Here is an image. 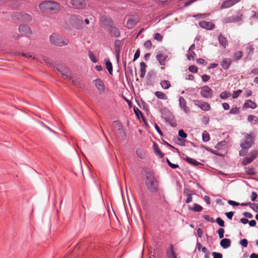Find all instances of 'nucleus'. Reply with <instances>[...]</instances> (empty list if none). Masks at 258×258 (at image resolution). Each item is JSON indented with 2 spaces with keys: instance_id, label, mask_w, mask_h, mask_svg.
Segmentation results:
<instances>
[{
  "instance_id": "23",
  "label": "nucleus",
  "mask_w": 258,
  "mask_h": 258,
  "mask_svg": "<svg viewBox=\"0 0 258 258\" xmlns=\"http://www.w3.org/2000/svg\"><path fill=\"white\" fill-rule=\"evenodd\" d=\"M111 36L114 37H118L120 34L118 28L113 26L109 30H108Z\"/></svg>"
},
{
  "instance_id": "27",
  "label": "nucleus",
  "mask_w": 258,
  "mask_h": 258,
  "mask_svg": "<svg viewBox=\"0 0 258 258\" xmlns=\"http://www.w3.org/2000/svg\"><path fill=\"white\" fill-rule=\"evenodd\" d=\"M244 107L254 109L256 107V104L251 100H247L244 104Z\"/></svg>"
},
{
  "instance_id": "54",
  "label": "nucleus",
  "mask_w": 258,
  "mask_h": 258,
  "mask_svg": "<svg viewBox=\"0 0 258 258\" xmlns=\"http://www.w3.org/2000/svg\"><path fill=\"white\" fill-rule=\"evenodd\" d=\"M188 70L192 73H196L198 71V68L195 66H191L189 67Z\"/></svg>"
},
{
  "instance_id": "7",
  "label": "nucleus",
  "mask_w": 258,
  "mask_h": 258,
  "mask_svg": "<svg viewBox=\"0 0 258 258\" xmlns=\"http://www.w3.org/2000/svg\"><path fill=\"white\" fill-rule=\"evenodd\" d=\"M139 21V18L137 15H130L127 18V21L125 25L128 29L133 28Z\"/></svg>"
},
{
  "instance_id": "32",
  "label": "nucleus",
  "mask_w": 258,
  "mask_h": 258,
  "mask_svg": "<svg viewBox=\"0 0 258 258\" xmlns=\"http://www.w3.org/2000/svg\"><path fill=\"white\" fill-rule=\"evenodd\" d=\"M161 86L164 89H167L171 86V84L169 81L167 80L162 81L160 83Z\"/></svg>"
},
{
  "instance_id": "14",
  "label": "nucleus",
  "mask_w": 258,
  "mask_h": 258,
  "mask_svg": "<svg viewBox=\"0 0 258 258\" xmlns=\"http://www.w3.org/2000/svg\"><path fill=\"white\" fill-rule=\"evenodd\" d=\"M57 70L60 73L64 79L72 80L71 73L67 68H57Z\"/></svg>"
},
{
  "instance_id": "16",
  "label": "nucleus",
  "mask_w": 258,
  "mask_h": 258,
  "mask_svg": "<svg viewBox=\"0 0 258 258\" xmlns=\"http://www.w3.org/2000/svg\"><path fill=\"white\" fill-rule=\"evenodd\" d=\"M241 20V16L238 15L236 16H231L230 17H228L225 18L223 22L225 24L230 23H234L236 22L240 21Z\"/></svg>"
},
{
  "instance_id": "35",
  "label": "nucleus",
  "mask_w": 258,
  "mask_h": 258,
  "mask_svg": "<svg viewBox=\"0 0 258 258\" xmlns=\"http://www.w3.org/2000/svg\"><path fill=\"white\" fill-rule=\"evenodd\" d=\"M106 68L108 70L109 73L110 75L112 74V65L111 62L108 59V61L106 62Z\"/></svg>"
},
{
  "instance_id": "42",
  "label": "nucleus",
  "mask_w": 258,
  "mask_h": 258,
  "mask_svg": "<svg viewBox=\"0 0 258 258\" xmlns=\"http://www.w3.org/2000/svg\"><path fill=\"white\" fill-rule=\"evenodd\" d=\"M196 55L194 51H189L188 53L187 54V58L188 60L193 59Z\"/></svg>"
},
{
  "instance_id": "24",
  "label": "nucleus",
  "mask_w": 258,
  "mask_h": 258,
  "mask_svg": "<svg viewBox=\"0 0 258 258\" xmlns=\"http://www.w3.org/2000/svg\"><path fill=\"white\" fill-rule=\"evenodd\" d=\"M218 40L220 44L225 48L228 46V42L226 38L221 34L218 37Z\"/></svg>"
},
{
  "instance_id": "19",
  "label": "nucleus",
  "mask_w": 258,
  "mask_h": 258,
  "mask_svg": "<svg viewBox=\"0 0 258 258\" xmlns=\"http://www.w3.org/2000/svg\"><path fill=\"white\" fill-rule=\"evenodd\" d=\"M96 87L100 91V92L104 93L105 91V86L103 82L99 79L95 80L93 81Z\"/></svg>"
},
{
  "instance_id": "34",
  "label": "nucleus",
  "mask_w": 258,
  "mask_h": 258,
  "mask_svg": "<svg viewBox=\"0 0 258 258\" xmlns=\"http://www.w3.org/2000/svg\"><path fill=\"white\" fill-rule=\"evenodd\" d=\"M154 152L156 155H158L160 158H163L164 154L161 152L158 146L155 144L154 145Z\"/></svg>"
},
{
  "instance_id": "47",
  "label": "nucleus",
  "mask_w": 258,
  "mask_h": 258,
  "mask_svg": "<svg viewBox=\"0 0 258 258\" xmlns=\"http://www.w3.org/2000/svg\"><path fill=\"white\" fill-rule=\"evenodd\" d=\"M239 243L243 247H246L248 245V241L246 239H243L239 241Z\"/></svg>"
},
{
  "instance_id": "17",
  "label": "nucleus",
  "mask_w": 258,
  "mask_h": 258,
  "mask_svg": "<svg viewBox=\"0 0 258 258\" xmlns=\"http://www.w3.org/2000/svg\"><path fill=\"white\" fill-rule=\"evenodd\" d=\"M195 104L201 108L203 110L205 111H208L210 110L211 108L209 103L201 100L195 101Z\"/></svg>"
},
{
  "instance_id": "33",
  "label": "nucleus",
  "mask_w": 258,
  "mask_h": 258,
  "mask_svg": "<svg viewBox=\"0 0 258 258\" xmlns=\"http://www.w3.org/2000/svg\"><path fill=\"white\" fill-rule=\"evenodd\" d=\"M189 209L195 212H200L202 210L203 208L199 204H195L192 208L189 207Z\"/></svg>"
},
{
  "instance_id": "41",
  "label": "nucleus",
  "mask_w": 258,
  "mask_h": 258,
  "mask_svg": "<svg viewBox=\"0 0 258 258\" xmlns=\"http://www.w3.org/2000/svg\"><path fill=\"white\" fill-rule=\"evenodd\" d=\"M245 172L248 175H254L255 174L254 170L253 168H245Z\"/></svg>"
},
{
  "instance_id": "64",
  "label": "nucleus",
  "mask_w": 258,
  "mask_h": 258,
  "mask_svg": "<svg viewBox=\"0 0 258 258\" xmlns=\"http://www.w3.org/2000/svg\"><path fill=\"white\" fill-rule=\"evenodd\" d=\"M247 149H242V150H241L239 151V155L241 156H244L246 154V153H247Z\"/></svg>"
},
{
  "instance_id": "62",
  "label": "nucleus",
  "mask_w": 258,
  "mask_h": 258,
  "mask_svg": "<svg viewBox=\"0 0 258 258\" xmlns=\"http://www.w3.org/2000/svg\"><path fill=\"white\" fill-rule=\"evenodd\" d=\"M202 78L204 82H207L210 79V77L207 75H204L202 76Z\"/></svg>"
},
{
  "instance_id": "21",
  "label": "nucleus",
  "mask_w": 258,
  "mask_h": 258,
  "mask_svg": "<svg viewBox=\"0 0 258 258\" xmlns=\"http://www.w3.org/2000/svg\"><path fill=\"white\" fill-rule=\"evenodd\" d=\"M121 45V42L119 40H115L114 41V49L116 53V57L117 60L119 59L120 50Z\"/></svg>"
},
{
  "instance_id": "26",
  "label": "nucleus",
  "mask_w": 258,
  "mask_h": 258,
  "mask_svg": "<svg viewBox=\"0 0 258 258\" xmlns=\"http://www.w3.org/2000/svg\"><path fill=\"white\" fill-rule=\"evenodd\" d=\"M231 63L230 58H225L221 62V66L224 69H227Z\"/></svg>"
},
{
  "instance_id": "11",
  "label": "nucleus",
  "mask_w": 258,
  "mask_h": 258,
  "mask_svg": "<svg viewBox=\"0 0 258 258\" xmlns=\"http://www.w3.org/2000/svg\"><path fill=\"white\" fill-rule=\"evenodd\" d=\"M201 94L204 98H211L213 95V91L208 86H205L201 88Z\"/></svg>"
},
{
  "instance_id": "2",
  "label": "nucleus",
  "mask_w": 258,
  "mask_h": 258,
  "mask_svg": "<svg viewBox=\"0 0 258 258\" xmlns=\"http://www.w3.org/2000/svg\"><path fill=\"white\" fill-rule=\"evenodd\" d=\"M39 8L44 13L54 14L59 11V5L53 1H47L39 5Z\"/></svg>"
},
{
  "instance_id": "3",
  "label": "nucleus",
  "mask_w": 258,
  "mask_h": 258,
  "mask_svg": "<svg viewBox=\"0 0 258 258\" xmlns=\"http://www.w3.org/2000/svg\"><path fill=\"white\" fill-rule=\"evenodd\" d=\"M49 40L51 44L58 46L66 45L68 43V41L64 39L58 34L53 33L50 36Z\"/></svg>"
},
{
  "instance_id": "31",
  "label": "nucleus",
  "mask_w": 258,
  "mask_h": 258,
  "mask_svg": "<svg viewBox=\"0 0 258 258\" xmlns=\"http://www.w3.org/2000/svg\"><path fill=\"white\" fill-rule=\"evenodd\" d=\"M184 160H186L188 163H189L192 165H196V166L202 165V164L201 163L197 161V160H196L194 159H192L190 157H188L187 156L186 157V158H184Z\"/></svg>"
},
{
  "instance_id": "4",
  "label": "nucleus",
  "mask_w": 258,
  "mask_h": 258,
  "mask_svg": "<svg viewBox=\"0 0 258 258\" xmlns=\"http://www.w3.org/2000/svg\"><path fill=\"white\" fill-rule=\"evenodd\" d=\"M244 137V141L241 143L240 147L243 149H249L254 142V138L251 135L247 133L243 134Z\"/></svg>"
},
{
  "instance_id": "12",
  "label": "nucleus",
  "mask_w": 258,
  "mask_h": 258,
  "mask_svg": "<svg viewBox=\"0 0 258 258\" xmlns=\"http://www.w3.org/2000/svg\"><path fill=\"white\" fill-rule=\"evenodd\" d=\"M70 3L74 8L77 9H83L86 6L84 0H70Z\"/></svg>"
},
{
  "instance_id": "48",
  "label": "nucleus",
  "mask_w": 258,
  "mask_h": 258,
  "mask_svg": "<svg viewBox=\"0 0 258 258\" xmlns=\"http://www.w3.org/2000/svg\"><path fill=\"white\" fill-rule=\"evenodd\" d=\"M250 208L254 211L258 213V203H252L250 204Z\"/></svg>"
},
{
  "instance_id": "46",
  "label": "nucleus",
  "mask_w": 258,
  "mask_h": 258,
  "mask_svg": "<svg viewBox=\"0 0 258 258\" xmlns=\"http://www.w3.org/2000/svg\"><path fill=\"white\" fill-rule=\"evenodd\" d=\"M220 238H223L224 237V230L223 228H219L217 231Z\"/></svg>"
},
{
  "instance_id": "28",
  "label": "nucleus",
  "mask_w": 258,
  "mask_h": 258,
  "mask_svg": "<svg viewBox=\"0 0 258 258\" xmlns=\"http://www.w3.org/2000/svg\"><path fill=\"white\" fill-rule=\"evenodd\" d=\"M167 258H176V254L174 251L172 244L170 245V250L167 252Z\"/></svg>"
},
{
  "instance_id": "51",
  "label": "nucleus",
  "mask_w": 258,
  "mask_h": 258,
  "mask_svg": "<svg viewBox=\"0 0 258 258\" xmlns=\"http://www.w3.org/2000/svg\"><path fill=\"white\" fill-rule=\"evenodd\" d=\"M178 136L184 139L187 137V134L185 133H184L182 130H180L179 131Z\"/></svg>"
},
{
  "instance_id": "10",
  "label": "nucleus",
  "mask_w": 258,
  "mask_h": 258,
  "mask_svg": "<svg viewBox=\"0 0 258 258\" xmlns=\"http://www.w3.org/2000/svg\"><path fill=\"white\" fill-rule=\"evenodd\" d=\"M113 125L114 128L118 132V137L121 140H124L125 138V134L122 129V126L121 123L118 121H114L113 122Z\"/></svg>"
},
{
  "instance_id": "59",
  "label": "nucleus",
  "mask_w": 258,
  "mask_h": 258,
  "mask_svg": "<svg viewBox=\"0 0 258 258\" xmlns=\"http://www.w3.org/2000/svg\"><path fill=\"white\" fill-rule=\"evenodd\" d=\"M257 197V194L254 191H252L251 193V197H250L251 200L252 201H254L256 200Z\"/></svg>"
},
{
  "instance_id": "36",
  "label": "nucleus",
  "mask_w": 258,
  "mask_h": 258,
  "mask_svg": "<svg viewBox=\"0 0 258 258\" xmlns=\"http://www.w3.org/2000/svg\"><path fill=\"white\" fill-rule=\"evenodd\" d=\"M209 15H210L209 14H207V13L199 14H198V15H194L193 17H195L196 18L199 19H205L206 17H208Z\"/></svg>"
},
{
  "instance_id": "18",
  "label": "nucleus",
  "mask_w": 258,
  "mask_h": 258,
  "mask_svg": "<svg viewBox=\"0 0 258 258\" xmlns=\"http://www.w3.org/2000/svg\"><path fill=\"white\" fill-rule=\"evenodd\" d=\"M199 24L202 28L207 30H213L215 27V25L211 22L202 21Z\"/></svg>"
},
{
  "instance_id": "29",
  "label": "nucleus",
  "mask_w": 258,
  "mask_h": 258,
  "mask_svg": "<svg viewBox=\"0 0 258 258\" xmlns=\"http://www.w3.org/2000/svg\"><path fill=\"white\" fill-rule=\"evenodd\" d=\"M146 65L145 63L143 61L141 62L140 63V71H141V74H140V77L141 78H143L145 77V74H146Z\"/></svg>"
},
{
  "instance_id": "5",
  "label": "nucleus",
  "mask_w": 258,
  "mask_h": 258,
  "mask_svg": "<svg viewBox=\"0 0 258 258\" xmlns=\"http://www.w3.org/2000/svg\"><path fill=\"white\" fill-rule=\"evenodd\" d=\"M68 21L70 24L76 29H80L82 27L83 24V20L76 16H71L69 18Z\"/></svg>"
},
{
  "instance_id": "1",
  "label": "nucleus",
  "mask_w": 258,
  "mask_h": 258,
  "mask_svg": "<svg viewBox=\"0 0 258 258\" xmlns=\"http://www.w3.org/2000/svg\"><path fill=\"white\" fill-rule=\"evenodd\" d=\"M146 185L148 190L152 193H154L158 190L159 183L155 178L153 173L150 171H148L146 173Z\"/></svg>"
},
{
  "instance_id": "30",
  "label": "nucleus",
  "mask_w": 258,
  "mask_h": 258,
  "mask_svg": "<svg viewBox=\"0 0 258 258\" xmlns=\"http://www.w3.org/2000/svg\"><path fill=\"white\" fill-rule=\"evenodd\" d=\"M155 96L160 99L167 100L168 99L167 96L164 93L161 91H156L155 93Z\"/></svg>"
},
{
  "instance_id": "43",
  "label": "nucleus",
  "mask_w": 258,
  "mask_h": 258,
  "mask_svg": "<svg viewBox=\"0 0 258 258\" xmlns=\"http://www.w3.org/2000/svg\"><path fill=\"white\" fill-rule=\"evenodd\" d=\"M230 93L226 91L223 92L220 94V97L221 99H226L230 96Z\"/></svg>"
},
{
  "instance_id": "63",
  "label": "nucleus",
  "mask_w": 258,
  "mask_h": 258,
  "mask_svg": "<svg viewBox=\"0 0 258 258\" xmlns=\"http://www.w3.org/2000/svg\"><path fill=\"white\" fill-rule=\"evenodd\" d=\"M243 215L244 217L248 218H251L252 217V214L248 212H245L243 213Z\"/></svg>"
},
{
  "instance_id": "9",
  "label": "nucleus",
  "mask_w": 258,
  "mask_h": 258,
  "mask_svg": "<svg viewBox=\"0 0 258 258\" xmlns=\"http://www.w3.org/2000/svg\"><path fill=\"white\" fill-rule=\"evenodd\" d=\"M14 19H21L25 22H29L32 19V16L27 13H17L13 15Z\"/></svg>"
},
{
  "instance_id": "22",
  "label": "nucleus",
  "mask_w": 258,
  "mask_h": 258,
  "mask_svg": "<svg viewBox=\"0 0 258 258\" xmlns=\"http://www.w3.org/2000/svg\"><path fill=\"white\" fill-rule=\"evenodd\" d=\"M179 105L183 109L184 112L188 113L189 112V108L186 106V102L185 100L182 97H180L179 98Z\"/></svg>"
},
{
  "instance_id": "60",
  "label": "nucleus",
  "mask_w": 258,
  "mask_h": 258,
  "mask_svg": "<svg viewBox=\"0 0 258 258\" xmlns=\"http://www.w3.org/2000/svg\"><path fill=\"white\" fill-rule=\"evenodd\" d=\"M234 213L233 212H229L225 213V215L230 220L232 219Z\"/></svg>"
},
{
  "instance_id": "56",
  "label": "nucleus",
  "mask_w": 258,
  "mask_h": 258,
  "mask_svg": "<svg viewBox=\"0 0 258 258\" xmlns=\"http://www.w3.org/2000/svg\"><path fill=\"white\" fill-rule=\"evenodd\" d=\"M137 154L139 157L141 159H143L145 158V154L144 153H142L140 150L137 151Z\"/></svg>"
},
{
  "instance_id": "49",
  "label": "nucleus",
  "mask_w": 258,
  "mask_h": 258,
  "mask_svg": "<svg viewBox=\"0 0 258 258\" xmlns=\"http://www.w3.org/2000/svg\"><path fill=\"white\" fill-rule=\"evenodd\" d=\"M163 38V36L159 33H157L155 34L154 39L158 41H161Z\"/></svg>"
},
{
  "instance_id": "15",
  "label": "nucleus",
  "mask_w": 258,
  "mask_h": 258,
  "mask_svg": "<svg viewBox=\"0 0 258 258\" xmlns=\"http://www.w3.org/2000/svg\"><path fill=\"white\" fill-rule=\"evenodd\" d=\"M240 0H226L221 5V9H227L234 5Z\"/></svg>"
},
{
  "instance_id": "53",
  "label": "nucleus",
  "mask_w": 258,
  "mask_h": 258,
  "mask_svg": "<svg viewBox=\"0 0 258 258\" xmlns=\"http://www.w3.org/2000/svg\"><path fill=\"white\" fill-rule=\"evenodd\" d=\"M242 92V91L241 90H238L236 91H234L233 95L232 97L233 98H236L238 97L239 94Z\"/></svg>"
},
{
  "instance_id": "39",
  "label": "nucleus",
  "mask_w": 258,
  "mask_h": 258,
  "mask_svg": "<svg viewBox=\"0 0 258 258\" xmlns=\"http://www.w3.org/2000/svg\"><path fill=\"white\" fill-rule=\"evenodd\" d=\"M243 53L241 51L236 52L234 55V58L235 60H238L242 57Z\"/></svg>"
},
{
  "instance_id": "45",
  "label": "nucleus",
  "mask_w": 258,
  "mask_h": 258,
  "mask_svg": "<svg viewBox=\"0 0 258 258\" xmlns=\"http://www.w3.org/2000/svg\"><path fill=\"white\" fill-rule=\"evenodd\" d=\"M239 111H240L239 108H237V107L232 108L231 109V110L230 111V113L233 114H237L239 113Z\"/></svg>"
},
{
  "instance_id": "50",
  "label": "nucleus",
  "mask_w": 258,
  "mask_h": 258,
  "mask_svg": "<svg viewBox=\"0 0 258 258\" xmlns=\"http://www.w3.org/2000/svg\"><path fill=\"white\" fill-rule=\"evenodd\" d=\"M167 162L169 166L173 169H175L178 167V165L177 164L172 163L169 159H167Z\"/></svg>"
},
{
  "instance_id": "58",
  "label": "nucleus",
  "mask_w": 258,
  "mask_h": 258,
  "mask_svg": "<svg viewBox=\"0 0 258 258\" xmlns=\"http://www.w3.org/2000/svg\"><path fill=\"white\" fill-rule=\"evenodd\" d=\"M209 120L210 119H209V117L204 116V117H203V118L202 119V122L204 124H207L209 122Z\"/></svg>"
},
{
  "instance_id": "40",
  "label": "nucleus",
  "mask_w": 258,
  "mask_h": 258,
  "mask_svg": "<svg viewBox=\"0 0 258 258\" xmlns=\"http://www.w3.org/2000/svg\"><path fill=\"white\" fill-rule=\"evenodd\" d=\"M89 56L90 58V59L93 62H97L98 61V59L95 56V55L92 52L89 51Z\"/></svg>"
},
{
  "instance_id": "20",
  "label": "nucleus",
  "mask_w": 258,
  "mask_h": 258,
  "mask_svg": "<svg viewBox=\"0 0 258 258\" xmlns=\"http://www.w3.org/2000/svg\"><path fill=\"white\" fill-rule=\"evenodd\" d=\"M167 57V55L165 53L161 52H158L156 55L157 60L162 66H164L165 64V60Z\"/></svg>"
},
{
  "instance_id": "61",
  "label": "nucleus",
  "mask_w": 258,
  "mask_h": 258,
  "mask_svg": "<svg viewBox=\"0 0 258 258\" xmlns=\"http://www.w3.org/2000/svg\"><path fill=\"white\" fill-rule=\"evenodd\" d=\"M228 203L229 205L233 206H239L240 205L238 203H237V202H236L235 201H231V200H229L228 201Z\"/></svg>"
},
{
  "instance_id": "55",
  "label": "nucleus",
  "mask_w": 258,
  "mask_h": 258,
  "mask_svg": "<svg viewBox=\"0 0 258 258\" xmlns=\"http://www.w3.org/2000/svg\"><path fill=\"white\" fill-rule=\"evenodd\" d=\"M144 46L148 49L150 48L152 46L151 41L150 40L146 41L144 43Z\"/></svg>"
},
{
  "instance_id": "6",
  "label": "nucleus",
  "mask_w": 258,
  "mask_h": 258,
  "mask_svg": "<svg viewBox=\"0 0 258 258\" xmlns=\"http://www.w3.org/2000/svg\"><path fill=\"white\" fill-rule=\"evenodd\" d=\"M101 25L104 29L108 31L113 26V22L110 18L104 16L101 17Z\"/></svg>"
},
{
  "instance_id": "8",
  "label": "nucleus",
  "mask_w": 258,
  "mask_h": 258,
  "mask_svg": "<svg viewBox=\"0 0 258 258\" xmlns=\"http://www.w3.org/2000/svg\"><path fill=\"white\" fill-rule=\"evenodd\" d=\"M257 153V150H254L251 151L248 156L243 159V160L242 162V164L245 166L252 162L256 157Z\"/></svg>"
},
{
  "instance_id": "44",
  "label": "nucleus",
  "mask_w": 258,
  "mask_h": 258,
  "mask_svg": "<svg viewBox=\"0 0 258 258\" xmlns=\"http://www.w3.org/2000/svg\"><path fill=\"white\" fill-rule=\"evenodd\" d=\"M216 222L219 224V225L221 227L224 226V221L220 217H218L216 220Z\"/></svg>"
},
{
  "instance_id": "52",
  "label": "nucleus",
  "mask_w": 258,
  "mask_h": 258,
  "mask_svg": "<svg viewBox=\"0 0 258 258\" xmlns=\"http://www.w3.org/2000/svg\"><path fill=\"white\" fill-rule=\"evenodd\" d=\"M212 254L213 256V258H222L223 257V255L219 252H213Z\"/></svg>"
},
{
  "instance_id": "57",
  "label": "nucleus",
  "mask_w": 258,
  "mask_h": 258,
  "mask_svg": "<svg viewBox=\"0 0 258 258\" xmlns=\"http://www.w3.org/2000/svg\"><path fill=\"white\" fill-rule=\"evenodd\" d=\"M140 51L139 49L137 50L136 52H135L134 56L133 61H135L137 58H138L140 56Z\"/></svg>"
},
{
  "instance_id": "37",
  "label": "nucleus",
  "mask_w": 258,
  "mask_h": 258,
  "mask_svg": "<svg viewBox=\"0 0 258 258\" xmlns=\"http://www.w3.org/2000/svg\"><path fill=\"white\" fill-rule=\"evenodd\" d=\"M202 136H203V140L204 142H208L210 139V135H209V133L206 131H205L203 132Z\"/></svg>"
},
{
  "instance_id": "38",
  "label": "nucleus",
  "mask_w": 258,
  "mask_h": 258,
  "mask_svg": "<svg viewBox=\"0 0 258 258\" xmlns=\"http://www.w3.org/2000/svg\"><path fill=\"white\" fill-rule=\"evenodd\" d=\"M248 120L250 122L255 123L257 121L258 118L255 116L249 115L248 116Z\"/></svg>"
},
{
  "instance_id": "13",
  "label": "nucleus",
  "mask_w": 258,
  "mask_h": 258,
  "mask_svg": "<svg viewBox=\"0 0 258 258\" xmlns=\"http://www.w3.org/2000/svg\"><path fill=\"white\" fill-rule=\"evenodd\" d=\"M19 31L22 35H26L29 36L32 34L31 28L26 25H21L19 27Z\"/></svg>"
},
{
  "instance_id": "25",
  "label": "nucleus",
  "mask_w": 258,
  "mask_h": 258,
  "mask_svg": "<svg viewBox=\"0 0 258 258\" xmlns=\"http://www.w3.org/2000/svg\"><path fill=\"white\" fill-rule=\"evenodd\" d=\"M231 245V240L228 238H224L221 240L220 241V245L223 248H227Z\"/></svg>"
}]
</instances>
